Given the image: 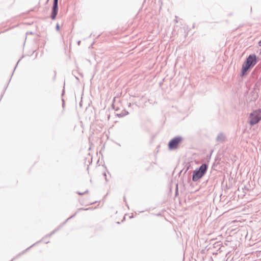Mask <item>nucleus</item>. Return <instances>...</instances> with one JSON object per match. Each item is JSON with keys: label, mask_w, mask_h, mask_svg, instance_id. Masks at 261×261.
I'll use <instances>...</instances> for the list:
<instances>
[{"label": "nucleus", "mask_w": 261, "mask_h": 261, "mask_svg": "<svg viewBox=\"0 0 261 261\" xmlns=\"http://www.w3.org/2000/svg\"><path fill=\"white\" fill-rule=\"evenodd\" d=\"M208 166L206 164H202L198 169H196L193 171L192 175V180L193 181H197L202 178L205 174Z\"/></svg>", "instance_id": "1"}, {"label": "nucleus", "mask_w": 261, "mask_h": 261, "mask_svg": "<svg viewBox=\"0 0 261 261\" xmlns=\"http://www.w3.org/2000/svg\"><path fill=\"white\" fill-rule=\"evenodd\" d=\"M261 119V109L256 110L250 114L249 123L253 126L259 122Z\"/></svg>", "instance_id": "2"}, {"label": "nucleus", "mask_w": 261, "mask_h": 261, "mask_svg": "<svg viewBox=\"0 0 261 261\" xmlns=\"http://www.w3.org/2000/svg\"><path fill=\"white\" fill-rule=\"evenodd\" d=\"M182 141L181 136H176L171 139L168 143V148L170 150H174L177 148L180 143Z\"/></svg>", "instance_id": "3"}, {"label": "nucleus", "mask_w": 261, "mask_h": 261, "mask_svg": "<svg viewBox=\"0 0 261 261\" xmlns=\"http://www.w3.org/2000/svg\"><path fill=\"white\" fill-rule=\"evenodd\" d=\"M245 62L252 67L257 63V58L255 54L250 55L246 59Z\"/></svg>", "instance_id": "4"}, {"label": "nucleus", "mask_w": 261, "mask_h": 261, "mask_svg": "<svg viewBox=\"0 0 261 261\" xmlns=\"http://www.w3.org/2000/svg\"><path fill=\"white\" fill-rule=\"evenodd\" d=\"M58 12V0H54L50 17L51 19H55Z\"/></svg>", "instance_id": "5"}, {"label": "nucleus", "mask_w": 261, "mask_h": 261, "mask_svg": "<svg viewBox=\"0 0 261 261\" xmlns=\"http://www.w3.org/2000/svg\"><path fill=\"white\" fill-rule=\"evenodd\" d=\"M251 68L252 67L245 61L242 65L240 76H243L245 75L246 74L247 71Z\"/></svg>", "instance_id": "6"}, {"label": "nucleus", "mask_w": 261, "mask_h": 261, "mask_svg": "<svg viewBox=\"0 0 261 261\" xmlns=\"http://www.w3.org/2000/svg\"><path fill=\"white\" fill-rule=\"evenodd\" d=\"M225 140V136L223 133H220L218 135L216 138L217 142L219 143H222Z\"/></svg>", "instance_id": "7"}, {"label": "nucleus", "mask_w": 261, "mask_h": 261, "mask_svg": "<svg viewBox=\"0 0 261 261\" xmlns=\"http://www.w3.org/2000/svg\"><path fill=\"white\" fill-rule=\"evenodd\" d=\"M128 114V112L127 111H124V113H121L120 114H117V115L119 117H122L125 115H126Z\"/></svg>", "instance_id": "8"}, {"label": "nucleus", "mask_w": 261, "mask_h": 261, "mask_svg": "<svg viewBox=\"0 0 261 261\" xmlns=\"http://www.w3.org/2000/svg\"><path fill=\"white\" fill-rule=\"evenodd\" d=\"M88 190H86L84 193H81V192H77V194H78L79 195H83L84 193H88Z\"/></svg>", "instance_id": "9"}, {"label": "nucleus", "mask_w": 261, "mask_h": 261, "mask_svg": "<svg viewBox=\"0 0 261 261\" xmlns=\"http://www.w3.org/2000/svg\"><path fill=\"white\" fill-rule=\"evenodd\" d=\"M56 30H57V31L59 30L60 27H59V25L58 24H57L56 25Z\"/></svg>", "instance_id": "10"}, {"label": "nucleus", "mask_w": 261, "mask_h": 261, "mask_svg": "<svg viewBox=\"0 0 261 261\" xmlns=\"http://www.w3.org/2000/svg\"><path fill=\"white\" fill-rule=\"evenodd\" d=\"M258 45L259 46H261V40L259 41Z\"/></svg>", "instance_id": "11"}]
</instances>
